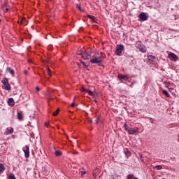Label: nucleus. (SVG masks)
Instances as JSON below:
<instances>
[{
	"mask_svg": "<svg viewBox=\"0 0 179 179\" xmlns=\"http://www.w3.org/2000/svg\"><path fill=\"white\" fill-rule=\"evenodd\" d=\"M91 64H97L99 66H101L103 65L101 62H103V55L95 56L93 59H90Z\"/></svg>",
	"mask_w": 179,
	"mask_h": 179,
	"instance_id": "nucleus-1",
	"label": "nucleus"
},
{
	"mask_svg": "<svg viewBox=\"0 0 179 179\" xmlns=\"http://www.w3.org/2000/svg\"><path fill=\"white\" fill-rule=\"evenodd\" d=\"M123 51H124V45H117L116 46V50H115L116 55H118V57H121Z\"/></svg>",
	"mask_w": 179,
	"mask_h": 179,
	"instance_id": "nucleus-2",
	"label": "nucleus"
},
{
	"mask_svg": "<svg viewBox=\"0 0 179 179\" xmlns=\"http://www.w3.org/2000/svg\"><path fill=\"white\" fill-rule=\"evenodd\" d=\"M136 47L141 52H146V48H145V46H143V45L142 44V42L138 41L137 43H136Z\"/></svg>",
	"mask_w": 179,
	"mask_h": 179,
	"instance_id": "nucleus-3",
	"label": "nucleus"
},
{
	"mask_svg": "<svg viewBox=\"0 0 179 179\" xmlns=\"http://www.w3.org/2000/svg\"><path fill=\"white\" fill-rule=\"evenodd\" d=\"M1 83H3V85L5 86L6 90H10V89H12L7 78H5L3 80H2Z\"/></svg>",
	"mask_w": 179,
	"mask_h": 179,
	"instance_id": "nucleus-4",
	"label": "nucleus"
},
{
	"mask_svg": "<svg viewBox=\"0 0 179 179\" xmlns=\"http://www.w3.org/2000/svg\"><path fill=\"white\" fill-rule=\"evenodd\" d=\"M22 150L24 153V156L26 158L29 157H30V150L29 148L28 145H25L23 148Z\"/></svg>",
	"mask_w": 179,
	"mask_h": 179,
	"instance_id": "nucleus-5",
	"label": "nucleus"
},
{
	"mask_svg": "<svg viewBox=\"0 0 179 179\" xmlns=\"http://www.w3.org/2000/svg\"><path fill=\"white\" fill-rule=\"evenodd\" d=\"M80 90L82 92H86V93H88L90 96H92V97H94V94L93 93V92H92V90L86 89L85 87H83Z\"/></svg>",
	"mask_w": 179,
	"mask_h": 179,
	"instance_id": "nucleus-6",
	"label": "nucleus"
},
{
	"mask_svg": "<svg viewBox=\"0 0 179 179\" xmlns=\"http://www.w3.org/2000/svg\"><path fill=\"white\" fill-rule=\"evenodd\" d=\"M78 55H82L83 59H89L90 58V55L87 52H83V53H78Z\"/></svg>",
	"mask_w": 179,
	"mask_h": 179,
	"instance_id": "nucleus-7",
	"label": "nucleus"
},
{
	"mask_svg": "<svg viewBox=\"0 0 179 179\" xmlns=\"http://www.w3.org/2000/svg\"><path fill=\"white\" fill-rule=\"evenodd\" d=\"M168 57L171 58V61H177V55L173 52H170L168 55Z\"/></svg>",
	"mask_w": 179,
	"mask_h": 179,
	"instance_id": "nucleus-8",
	"label": "nucleus"
},
{
	"mask_svg": "<svg viewBox=\"0 0 179 179\" xmlns=\"http://www.w3.org/2000/svg\"><path fill=\"white\" fill-rule=\"evenodd\" d=\"M118 78L120 80H128V79H129V76L128 75H122V74H119L118 75Z\"/></svg>",
	"mask_w": 179,
	"mask_h": 179,
	"instance_id": "nucleus-9",
	"label": "nucleus"
},
{
	"mask_svg": "<svg viewBox=\"0 0 179 179\" xmlns=\"http://www.w3.org/2000/svg\"><path fill=\"white\" fill-rule=\"evenodd\" d=\"M139 17L142 22H145V20H148V16L145 13H142L139 15Z\"/></svg>",
	"mask_w": 179,
	"mask_h": 179,
	"instance_id": "nucleus-10",
	"label": "nucleus"
},
{
	"mask_svg": "<svg viewBox=\"0 0 179 179\" xmlns=\"http://www.w3.org/2000/svg\"><path fill=\"white\" fill-rule=\"evenodd\" d=\"M87 17H88V19H90V20H92V22H93L94 23L97 22V18H96V17L93 15H87Z\"/></svg>",
	"mask_w": 179,
	"mask_h": 179,
	"instance_id": "nucleus-11",
	"label": "nucleus"
},
{
	"mask_svg": "<svg viewBox=\"0 0 179 179\" xmlns=\"http://www.w3.org/2000/svg\"><path fill=\"white\" fill-rule=\"evenodd\" d=\"M17 118L19 121H23V114L22 113V112H17Z\"/></svg>",
	"mask_w": 179,
	"mask_h": 179,
	"instance_id": "nucleus-12",
	"label": "nucleus"
},
{
	"mask_svg": "<svg viewBox=\"0 0 179 179\" xmlns=\"http://www.w3.org/2000/svg\"><path fill=\"white\" fill-rule=\"evenodd\" d=\"M8 106L13 107V106H15V101H13V98H10L8 99Z\"/></svg>",
	"mask_w": 179,
	"mask_h": 179,
	"instance_id": "nucleus-13",
	"label": "nucleus"
},
{
	"mask_svg": "<svg viewBox=\"0 0 179 179\" xmlns=\"http://www.w3.org/2000/svg\"><path fill=\"white\" fill-rule=\"evenodd\" d=\"M138 129H136V130L131 128L129 129V130L127 131V132H129V135H134L135 134V132H137Z\"/></svg>",
	"mask_w": 179,
	"mask_h": 179,
	"instance_id": "nucleus-14",
	"label": "nucleus"
},
{
	"mask_svg": "<svg viewBox=\"0 0 179 179\" xmlns=\"http://www.w3.org/2000/svg\"><path fill=\"white\" fill-rule=\"evenodd\" d=\"M7 72H9L12 76H15V71L10 67L6 69Z\"/></svg>",
	"mask_w": 179,
	"mask_h": 179,
	"instance_id": "nucleus-15",
	"label": "nucleus"
},
{
	"mask_svg": "<svg viewBox=\"0 0 179 179\" xmlns=\"http://www.w3.org/2000/svg\"><path fill=\"white\" fill-rule=\"evenodd\" d=\"M76 173L78 175L81 174V176H83L84 174H86V171H85V169L78 170Z\"/></svg>",
	"mask_w": 179,
	"mask_h": 179,
	"instance_id": "nucleus-16",
	"label": "nucleus"
},
{
	"mask_svg": "<svg viewBox=\"0 0 179 179\" xmlns=\"http://www.w3.org/2000/svg\"><path fill=\"white\" fill-rule=\"evenodd\" d=\"M46 71H47L48 75L50 76V78H51V76H52V73H51V69H50L49 67H46Z\"/></svg>",
	"mask_w": 179,
	"mask_h": 179,
	"instance_id": "nucleus-17",
	"label": "nucleus"
},
{
	"mask_svg": "<svg viewBox=\"0 0 179 179\" xmlns=\"http://www.w3.org/2000/svg\"><path fill=\"white\" fill-rule=\"evenodd\" d=\"M10 134H13V128H11L10 130H9V128H7V133H6V134L9 135Z\"/></svg>",
	"mask_w": 179,
	"mask_h": 179,
	"instance_id": "nucleus-18",
	"label": "nucleus"
},
{
	"mask_svg": "<svg viewBox=\"0 0 179 179\" xmlns=\"http://www.w3.org/2000/svg\"><path fill=\"white\" fill-rule=\"evenodd\" d=\"M55 156H62V152L59 150H57V151H55Z\"/></svg>",
	"mask_w": 179,
	"mask_h": 179,
	"instance_id": "nucleus-19",
	"label": "nucleus"
},
{
	"mask_svg": "<svg viewBox=\"0 0 179 179\" xmlns=\"http://www.w3.org/2000/svg\"><path fill=\"white\" fill-rule=\"evenodd\" d=\"M162 93L166 96V97H170V94H169V92L166 90H163Z\"/></svg>",
	"mask_w": 179,
	"mask_h": 179,
	"instance_id": "nucleus-20",
	"label": "nucleus"
},
{
	"mask_svg": "<svg viewBox=\"0 0 179 179\" xmlns=\"http://www.w3.org/2000/svg\"><path fill=\"white\" fill-rule=\"evenodd\" d=\"M5 8H8V1L4 2L3 5L1 6V8L3 10Z\"/></svg>",
	"mask_w": 179,
	"mask_h": 179,
	"instance_id": "nucleus-21",
	"label": "nucleus"
},
{
	"mask_svg": "<svg viewBox=\"0 0 179 179\" xmlns=\"http://www.w3.org/2000/svg\"><path fill=\"white\" fill-rule=\"evenodd\" d=\"M59 113V108H57V110L55 113H53L52 115L54 117H57V115H58Z\"/></svg>",
	"mask_w": 179,
	"mask_h": 179,
	"instance_id": "nucleus-22",
	"label": "nucleus"
},
{
	"mask_svg": "<svg viewBox=\"0 0 179 179\" xmlns=\"http://www.w3.org/2000/svg\"><path fill=\"white\" fill-rule=\"evenodd\" d=\"M8 178L9 179H16V177L15 176V175L13 173H11L8 176Z\"/></svg>",
	"mask_w": 179,
	"mask_h": 179,
	"instance_id": "nucleus-23",
	"label": "nucleus"
},
{
	"mask_svg": "<svg viewBox=\"0 0 179 179\" xmlns=\"http://www.w3.org/2000/svg\"><path fill=\"white\" fill-rule=\"evenodd\" d=\"M155 169H157V170H162L163 167L162 166V165H157L155 166Z\"/></svg>",
	"mask_w": 179,
	"mask_h": 179,
	"instance_id": "nucleus-24",
	"label": "nucleus"
},
{
	"mask_svg": "<svg viewBox=\"0 0 179 179\" xmlns=\"http://www.w3.org/2000/svg\"><path fill=\"white\" fill-rule=\"evenodd\" d=\"M80 63L82 64V65H83V66L85 68V69H87L88 68V65H86V63H85V62L83 61H80Z\"/></svg>",
	"mask_w": 179,
	"mask_h": 179,
	"instance_id": "nucleus-25",
	"label": "nucleus"
},
{
	"mask_svg": "<svg viewBox=\"0 0 179 179\" xmlns=\"http://www.w3.org/2000/svg\"><path fill=\"white\" fill-rule=\"evenodd\" d=\"M124 128L125 131H129V129H128V124H127V122L124 124Z\"/></svg>",
	"mask_w": 179,
	"mask_h": 179,
	"instance_id": "nucleus-26",
	"label": "nucleus"
},
{
	"mask_svg": "<svg viewBox=\"0 0 179 179\" xmlns=\"http://www.w3.org/2000/svg\"><path fill=\"white\" fill-rule=\"evenodd\" d=\"M76 8H78V10H80V12H83V8H82V7H80V6H79L78 4L76 5Z\"/></svg>",
	"mask_w": 179,
	"mask_h": 179,
	"instance_id": "nucleus-27",
	"label": "nucleus"
},
{
	"mask_svg": "<svg viewBox=\"0 0 179 179\" xmlns=\"http://www.w3.org/2000/svg\"><path fill=\"white\" fill-rule=\"evenodd\" d=\"M134 178V175L133 174H129L127 176V179H132Z\"/></svg>",
	"mask_w": 179,
	"mask_h": 179,
	"instance_id": "nucleus-28",
	"label": "nucleus"
},
{
	"mask_svg": "<svg viewBox=\"0 0 179 179\" xmlns=\"http://www.w3.org/2000/svg\"><path fill=\"white\" fill-rule=\"evenodd\" d=\"M99 120H100V116H98L96 117V120H95V124H99Z\"/></svg>",
	"mask_w": 179,
	"mask_h": 179,
	"instance_id": "nucleus-29",
	"label": "nucleus"
},
{
	"mask_svg": "<svg viewBox=\"0 0 179 179\" xmlns=\"http://www.w3.org/2000/svg\"><path fill=\"white\" fill-rule=\"evenodd\" d=\"M45 127H46L47 128H48V127H50V123L45 122Z\"/></svg>",
	"mask_w": 179,
	"mask_h": 179,
	"instance_id": "nucleus-30",
	"label": "nucleus"
},
{
	"mask_svg": "<svg viewBox=\"0 0 179 179\" xmlns=\"http://www.w3.org/2000/svg\"><path fill=\"white\" fill-rule=\"evenodd\" d=\"M71 107H75V100H73V103L71 104Z\"/></svg>",
	"mask_w": 179,
	"mask_h": 179,
	"instance_id": "nucleus-31",
	"label": "nucleus"
},
{
	"mask_svg": "<svg viewBox=\"0 0 179 179\" xmlns=\"http://www.w3.org/2000/svg\"><path fill=\"white\" fill-rule=\"evenodd\" d=\"M48 100H52L50 94H48Z\"/></svg>",
	"mask_w": 179,
	"mask_h": 179,
	"instance_id": "nucleus-32",
	"label": "nucleus"
},
{
	"mask_svg": "<svg viewBox=\"0 0 179 179\" xmlns=\"http://www.w3.org/2000/svg\"><path fill=\"white\" fill-rule=\"evenodd\" d=\"M170 85H171L170 83H166V87H170Z\"/></svg>",
	"mask_w": 179,
	"mask_h": 179,
	"instance_id": "nucleus-33",
	"label": "nucleus"
},
{
	"mask_svg": "<svg viewBox=\"0 0 179 179\" xmlns=\"http://www.w3.org/2000/svg\"><path fill=\"white\" fill-rule=\"evenodd\" d=\"M36 92H40V87H36Z\"/></svg>",
	"mask_w": 179,
	"mask_h": 179,
	"instance_id": "nucleus-34",
	"label": "nucleus"
},
{
	"mask_svg": "<svg viewBox=\"0 0 179 179\" xmlns=\"http://www.w3.org/2000/svg\"><path fill=\"white\" fill-rule=\"evenodd\" d=\"M29 64H33V62L31 59H28Z\"/></svg>",
	"mask_w": 179,
	"mask_h": 179,
	"instance_id": "nucleus-35",
	"label": "nucleus"
},
{
	"mask_svg": "<svg viewBox=\"0 0 179 179\" xmlns=\"http://www.w3.org/2000/svg\"><path fill=\"white\" fill-rule=\"evenodd\" d=\"M89 122H90V124H92V123H93V120L90 119V120H89Z\"/></svg>",
	"mask_w": 179,
	"mask_h": 179,
	"instance_id": "nucleus-36",
	"label": "nucleus"
},
{
	"mask_svg": "<svg viewBox=\"0 0 179 179\" xmlns=\"http://www.w3.org/2000/svg\"><path fill=\"white\" fill-rule=\"evenodd\" d=\"M151 58H152V59H156V57H155V56H152Z\"/></svg>",
	"mask_w": 179,
	"mask_h": 179,
	"instance_id": "nucleus-37",
	"label": "nucleus"
},
{
	"mask_svg": "<svg viewBox=\"0 0 179 179\" xmlns=\"http://www.w3.org/2000/svg\"><path fill=\"white\" fill-rule=\"evenodd\" d=\"M24 73L25 75H27V70H24Z\"/></svg>",
	"mask_w": 179,
	"mask_h": 179,
	"instance_id": "nucleus-38",
	"label": "nucleus"
},
{
	"mask_svg": "<svg viewBox=\"0 0 179 179\" xmlns=\"http://www.w3.org/2000/svg\"><path fill=\"white\" fill-rule=\"evenodd\" d=\"M83 51L78 52V54H83Z\"/></svg>",
	"mask_w": 179,
	"mask_h": 179,
	"instance_id": "nucleus-39",
	"label": "nucleus"
},
{
	"mask_svg": "<svg viewBox=\"0 0 179 179\" xmlns=\"http://www.w3.org/2000/svg\"><path fill=\"white\" fill-rule=\"evenodd\" d=\"M93 177L96 178V174L94 173H93Z\"/></svg>",
	"mask_w": 179,
	"mask_h": 179,
	"instance_id": "nucleus-40",
	"label": "nucleus"
},
{
	"mask_svg": "<svg viewBox=\"0 0 179 179\" xmlns=\"http://www.w3.org/2000/svg\"><path fill=\"white\" fill-rule=\"evenodd\" d=\"M8 10H9V8H6V12H8Z\"/></svg>",
	"mask_w": 179,
	"mask_h": 179,
	"instance_id": "nucleus-41",
	"label": "nucleus"
},
{
	"mask_svg": "<svg viewBox=\"0 0 179 179\" xmlns=\"http://www.w3.org/2000/svg\"><path fill=\"white\" fill-rule=\"evenodd\" d=\"M129 58H134V56L133 55H130V56H129Z\"/></svg>",
	"mask_w": 179,
	"mask_h": 179,
	"instance_id": "nucleus-42",
	"label": "nucleus"
},
{
	"mask_svg": "<svg viewBox=\"0 0 179 179\" xmlns=\"http://www.w3.org/2000/svg\"><path fill=\"white\" fill-rule=\"evenodd\" d=\"M3 145H6V143H3Z\"/></svg>",
	"mask_w": 179,
	"mask_h": 179,
	"instance_id": "nucleus-43",
	"label": "nucleus"
},
{
	"mask_svg": "<svg viewBox=\"0 0 179 179\" xmlns=\"http://www.w3.org/2000/svg\"><path fill=\"white\" fill-rule=\"evenodd\" d=\"M95 103H97V100H94Z\"/></svg>",
	"mask_w": 179,
	"mask_h": 179,
	"instance_id": "nucleus-44",
	"label": "nucleus"
},
{
	"mask_svg": "<svg viewBox=\"0 0 179 179\" xmlns=\"http://www.w3.org/2000/svg\"><path fill=\"white\" fill-rule=\"evenodd\" d=\"M134 179H138V178H134Z\"/></svg>",
	"mask_w": 179,
	"mask_h": 179,
	"instance_id": "nucleus-45",
	"label": "nucleus"
},
{
	"mask_svg": "<svg viewBox=\"0 0 179 179\" xmlns=\"http://www.w3.org/2000/svg\"><path fill=\"white\" fill-rule=\"evenodd\" d=\"M164 83H166V82H164Z\"/></svg>",
	"mask_w": 179,
	"mask_h": 179,
	"instance_id": "nucleus-46",
	"label": "nucleus"
},
{
	"mask_svg": "<svg viewBox=\"0 0 179 179\" xmlns=\"http://www.w3.org/2000/svg\"><path fill=\"white\" fill-rule=\"evenodd\" d=\"M0 23H1V20H0Z\"/></svg>",
	"mask_w": 179,
	"mask_h": 179,
	"instance_id": "nucleus-47",
	"label": "nucleus"
},
{
	"mask_svg": "<svg viewBox=\"0 0 179 179\" xmlns=\"http://www.w3.org/2000/svg\"><path fill=\"white\" fill-rule=\"evenodd\" d=\"M48 1H51V0H48Z\"/></svg>",
	"mask_w": 179,
	"mask_h": 179,
	"instance_id": "nucleus-48",
	"label": "nucleus"
}]
</instances>
